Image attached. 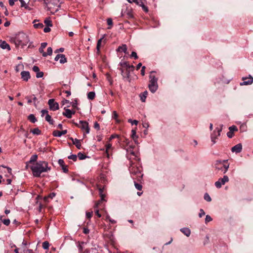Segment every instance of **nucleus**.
<instances>
[{"label": "nucleus", "instance_id": "f257e3e1", "mask_svg": "<svg viewBox=\"0 0 253 253\" xmlns=\"http://www.w3.org/2000/svg\"><path fill=\"white\" fill-rule=\"evenodd\" d=\"M34 177H40L42 172H46L51 169L47 162L39 161L31 167Z\"/></svg>", "mask_w": 253, "mask_h": 253}, {"label": "nucleus", "instance_id": "f03ea898", "mask_svg": "<svg viewBox=\"0 0 253 253\" xmlns=\"http://www.w3.org/2000/svg\"><path fill=\"white\" fill-rule=\"evenodd\" d=\"M11 41L15 43L16 47L19 46L23 47L29 42V39L26 34L20 32L16 34L14 37L11 38Z\"/></svg>", "mask_w": 253, "mask_h": 253}, {"label": "nucleus", "instance_id": "7ed1b4c3", "mask_svg": "<svg viewBox=\"0 0 253 253\" xmlns=\"http://www.w3.org/2000/svg\"><path fill=\"white\" fill-rule=\"evenodd\" d=\"M129 163V171L130 174L132 176H136L135 178L133 177V178L141 182L143 176V174L141 173V170L140 169L139 167L137 166L131 161H130Z\"/></svg>", "mask_w": 253, "mask_h": 253}, {"label": "nucleus", "instance_id": "20e7f679", "mask_svg": "<svg viewBox=\"0 0 253 253\" xmlns=\"http://www.w3.org/2000/svg\"><path fill=\"white\" fill-rule=\"evenodd\" d=\"M155 72H156L154 71L150 72V75L149 76L150 81L148 84V87L150 91L152 93L155 92L158 88V79L155 76L152 75V74Z\"/></svg>", "mask_w": 253, "mask_h": 253}, {"label": "nucleus", "instance_id": "39448f33", "mask_svg": "<svg viewBox=\"0 0 253 253\" xmlns=\"http://www.w3.org/2000/svg\"><path fill=\"white\" fill-rule=\"evenodd\" d=\"M119 69L121 72V75L123 77V79L125 81H126L130 83L131 82L130 71H129L127 69L122 70L123 68H119Z\"/></svg>", "mask_w": 253, "mask_h": 253}, {"label": "nucleus", "instance_id": "423d86ee", "mask_svg": "<svg viewBox=\"0 0 253 253\" xmlns=\"http://www.w3.org/2000/svg\"><path fill=\"white\" fill-rule=\"evenodd\" d=\"M243 82L240 83L241 86L251 85L253 83V77L251 75H249L248 77H242Z\"/></svg>", "mask_w": 253, "mask_h": 253}, {"label": "nucleus", "instance_id": "0eeeda50", "mask_svg": "<svg viewBox=\"0 0 253 253\" xmlns=\"http://www.w3.org/2000/svg\"><path fill=\"white\" fill-rule=\"evenodd\" d=\"M49 109L52 111H56L59 109V104L55 101L54 99H50L48 101Z\"/></svg>", "mask_w": 253, "mask_h": 253}, {"label": "nucleus", "instance_id": "6e6552de", "mask_svg": "<svg viewBox=\"0 0 253 253\" xmlns=\"http://www.w3.org/2000/svg\"><path fill=\"white\" fill-rule=\"evenodd\" d=\"M229 181V178L227 175H224L223 178H220L218 180L215 182V186L217 188H221L222 185H224L225 182Z\"/></svg>", "mask_w": 253, "mask_h": 253}, {"label": "nucleus", "instance_id": "1a4fd4ad", "mask_svg": "<svg viewBox=\"0 0 253 253\" xmlns=\"http://www.w3.org/2000/svg\"><path fill=\"white\" fill-rule=\"evenodd\" d=\"M80 124L81 125L80 127L82 130H85L86 133L89 132L90 128L88 126V124L86 121H80Z\"/></svg>", "mask_w": 253, "mask_h": 253}, {"label": "nucleus", "instance_id": "9d476101", "mask_svg": "<svg viewBox=\"0 0 253 253\" xmlns=\"http://www.w3.org/2000/svg\"><path fill=\"white\" fill-rule=\"evenodd\" d=\"M223 125H221L220 128L217 127L216 130H217L218 134L217 136H215L214 133H215V130L213 131V134L211 135V140L213 142V144H215L216 141L215 139L217 138V136H219L220 135V132L222 131Z\"/></svg>", "mask_w": 253, "mask_h": 253}, {"label": "nucleus", "instance_id": "9b49d317", "mask_svg": "<svg viewBox=\"0 0 253 253\" xmlns=\"http://www.w3.org/2000/svg\"><path fill=\"white\" fill-rule=\"evenodd\" d=\"M21 78L24 81L27 82L30 78V74L29 71H23L21 73Z\"/></svg>", "mask_w": 253, "mask_h": 253}, {"label": "nucleus", "instance_id": "f8f14e48", "mask_svg": "<svg viewBox=\"0 0 253 253\" xmlns=\"http://www.w3.org/2000/svg\"><path fill=\"white\" fill-rule=\"evenodd\" d=\"M58 163L62 168V169L63 170V172L65 173H67L68 172V166L65 164L63 160L59 159Z\"/></svg>", "mask_w": 253, "mask_h": 253}, {"label": "nucleus", "instance_id": "ddd939ff", "mask_svg": "<svg viewBox=\"0 0 253 253\" xmlns=\"http://www.w3.org/2000/svg\"><path fill=\"white\" fill-rule=\"evenodd\" d=\"M242 145L241 143H239V144L235 145L231 149L232 152H235L236 153H240L242 151Z\"/></svg>", "mask_w": 253, "mask_h": 253}, {"label": "nucleus", "instance_id": "4468645a", "mask_svg": "<svg viewBox=\"0 0 253 253\" xmlns=\"http://www.w3.org/2000/svg\"><path fill=\"white\" fill-rule=\"evenodd\" d=\"M67 130L66 129L63 130L61 131L59 130H54L52 133V135L55 137H61L62 135L66 134Z\"/></svg>", "mask_w": 253, "mask_h": 253}, {"label": "nucleus", "instance_id": "2eb2a0df", "mask_svg": "<svg viewBox=\"0 0 253 253\" xmlns=\"http://www.w3.org/2000/svg\"><path fill=\"white\" fill-rule=\"evenodd\" d=\"M127 46L125 44H122V46H119L117 49V52H120L121 51H123L125 53L127 54L128 52L127 51Z\"/></svg>", "mask_w": 253, "mask_h": 253}, {"label": "nucleus", "instance_id": "dca6fc26", "mask_svg": "<svg viewBox=\"0 0 253 253\" xmlns=\"http://www.w3.org/2000/svg\"><path fill=\"white\" fill-rule=\"evenodd\" d=\"M65 112H63L62 115L65 116L67 118L70 119L72 118L71 116V110L65 107L64 108Z\"/></svg>", "mask_w": 253, "mask_h": 253}, {"label": "nucleus", "instance_id": "f3484780", "mask_svg": "<svg viewBox=\"0 0 253 253\" xmlns=\"http://www.w3.org/2000/svg\"><path fill=\"white\" fill-rule=\"evenodd\" d=\"M180 231L187 237H189L191 234V231L188 228L184 227L180 229Z\"/></svg>", "mask_w": 253, "mask_h": 253}, {"label": "nucleus", "instance_id": "a211bd4d", "mask_svg": "<svg viewBox=\"0 0 253 253\" xmlns=\"http://www.w3.org/2000/svg\"><path fill=\"white\" fill-rule=\"evenodd\" d=\"M37 159H38V155H36V154H35V155H33L31 156V157L30 158V161L27 163V165H26V169H27L28 168V163H30V164H32L34 162H35L37 161Z\"/></svg>", "mask_w": 253, "mask_h": 253}, {"label": "nucleus", "instance_id": "6ab92c4d", "mask_svg": "<svg viewBox=\"0 0 253 253\" xmlns=\"http://www.w3.org/2000/svg\"><path fill=\"white\" fill-rule=\"evenodd\" d=\"M0 47L3 49H7L8 50H10V45L7 43L5 41L2 42L0 44Z\"/></svg>", "mask_w": 253, "mask_h": 253}, {"label": "nucleus", "instance_id": "aec40b11", "mask_svg": "<svg viewBox=\"0 0 253 253\" xmlns=\"http://www.w3.org/2000/svg\"><path fill=\"white\" fill-rule=\"evenodd\" d=\"M148 95L147 91H144L142 93L140 94V99L142 102H145L147 95Z\"/></svg>", "mask_w": 253, "mask_h": 253}, {"label": "nucleus", "instance_id": "412c9836", "mask_svg": "<svg viewBox=\"0 0 253 253\" xmlns=\"http://www.w3.org/2000/svg\"><path fill=\"white\" fill-rule=\"evenodd\" d=\"M82 140H79V139H78L77 138H75L74 139V142H73V144L75 145L76 147L78 149H80L82 147V145H81V141H82Z\"/></svg>", "mask_w": 253, "mask_h": 253}, {"label": "nucleus", "instance_id": "4be33fe9", "mask_svg": "<svg viewBox=\"0 0 253 253\" xmlns=\"http://www.w3.org/2000/svg\"><path fill=\"white\" fill-rule=\"evenodd\" d=\"M99 195L101 197V199L96 203L95 206V208H97L103 201H105L104 198L105 197V195L104 194H100Z\"/></svg>", "mask_w": 253, "mask_h": 253}, {"label": "nucleus", "instance_id": "5701e85b", "mask_svg": "<svg viewBox=\"0 0 253 253\" xmlns=\"http://www.w3.org/2000/svg\"><path fill=\"white\" fill-rule=\"evenodd\" d=\"M28 120L32 123H35L37 121V120L34 114L29 115L28 116Z\"/></svg>", "mask_w": 253, "mask_h": 253}, {"label": "nucleus", "instance_id": "b1692460", "mask_svg": "<svg viewBox=\"0 0 253 253\" xmlns=\"http://www.w3.org/2000/svg\"><path fill=\"white\" fill-rule=\"evenodd\" d=\"M47 43L46 42H42L41 43V47L39 49V51L40 53H42V55H43V53L44 52L43 49L46 46Z\"/></svg>", "mask_w": 253, "mask_h": 253}, {"label": "nucleus", "instance_id": "393cba45", "mask_svg": "<svg viewBox=\"0 0 253 253\" xmlns=\"http://www.w3.org/2000/svg\"><path fill=\"white\" fill-rule=\"evenodd\" d=\"M119 65L121 66L120 68H123L122 70H124L127 69V67H128V66L129 63L126 61H125L123 62H120Z\"/></svg>", "mask_w": 253, "mask_h": 253}, {"label": "nucleus", "instance_id": "a878e982", "mask_svg": "<svg viewBox=\"0 0 253 253\" xmlns=\"http://www.w3.org/2000/svg\"><path fill=\"white\" fill-rule=\"evenodd\" d=\"M52 54V49L51 47H48L47 48V52H43V56L46 57L47 55H51Z\"/></svg>", "mask_w": 253, "mask_h": 253}, {"label": "nucleus", "instance_id": "bb28decb", "mask_svg": "<svg viewBox=\"0 0 253 253\" xmlns=\"http://www.w3.org/2000/svg\"><path fill=\"white\" fill-rule=\"evenodd\" d=\"M31 132L35 135H40L41 134V130L39 128H35L31 130Z\"/></svg>", "mask_w": 253, "mask_h": 253}, {"label": "nucleus", "instance_id": "cd10ccee", "mask_svg": "<svg viewBox=\"0 0 253 253\" xmlns=\"http://www.w3.org/2000/svg\"><path fill=\"white\" fill-rule=\"evenodd\" d=\"M45 120L47 122H48L49 123V124H50V125H53V124L54 121L51 119V117L50 115H49V114L46 115L45 117Z\"/></svg>", "mask_w": 253, "mask_h": 253}, {"label": "nucleus", "instance_id": "c85d7f7f", "mask_svg": "<svg viewBox=\"0 0 253 253\" xmlns=\"http://www.w3.org/2000/svg\"><path fill=\"white\" fill-rule=\"evenodd\" d=\"M67 59L65 57V55L64 54H61L60 57L59 62L61 64H64V63L67 62Z\"/></svg>", "mask_w": 253, "mask_h": 253}, {"label": "nucleus", "instance_id": "c756f323", "mask_svg": "<svg viewBox=\"0 0 253 253\" xmlns=\"http://www.w3.org/2000/svg\"><path fill=\"white\" fill-rule=\"evenodd\" d=\"M131 137L134 140V141H135V143H137L136 142V139H137L138 138V136H136V130L135 129H132L131 130Z\"/></svg>", "mask_w": 253, "mask_h": 253}, {"label": "nucleus", "instance_id": "7c9ffc66", "mask_svg": "<svg viewBox=\"0 0 253 253\" xmlns=\"http://www.w3.org/2000/svg\"><path fill=\"white\" fill-rule=\"evenodd\" d=\"M95 96V93L93 91L89 92L87 93V98L90 100H93Z\"/></svg>", "mask_w": 253, "mask_h": 253}, {"label": "nucleus", "instance_id": "2f4dec72", "mask_svg": "<svg viewBox=\"0 0 253 253\" xmlns=\"http://www.w3.org/2000/svg\"><path fill=\"white\" fill-rule=\"evenodd\" d=\"M126 16L129 19H134V15L131 11H128L126 12Z\"/></svg>", "mask_w": 253, "mask_h": 253}, {"label": "nucleus", "instance_id": "473e14b6", "mask_svg": "<svg viewBox=\"0 0 253 253\" xmlns=\"http://www.w3.org/2000/svg\"><path fill=\"white\" fill-rule=\"evenodd\" d=\"M2 216H0V219L2 221L3 223L6 226L9 225L10 223V220L9 219H5L2 220Z\"/></svg>", "mask_w": 253, "mask_h": 253}, {"label": "nucleus", "instance_id": "72a5a7b5", "mask_svg": "<svg viewBox=\"0 0 253 253\" xmlns=\"http://www.w3.org/2000/svg\"><path fill=\"white\" fill-rule=\"evenodd\" d=\"M134 186L136 189H137L138 190H141L142 189V186L141 184L137 183L136 181H134Z\"/></svg>", "mask_w": 253, "mask_h": 253}, {"label": "nucleus", "instance_id": "f704fd0d", "mask_svg": "<svg viewBox=\"0 0 253 253\" xmlns=\"http://www.w3.org/2000/svg\"><path fill=\"white\" fill-rule=\"evenodd\" d=\"M130 3L132 2L135 3L137 5H139L142 4V1L143 0H127Z\"/></svg>", "mask_w": 253, "mask_h": 253}, {"label": "nucleus", "instance_id": "c9c22d12", "mask_svg": "<svg viewBox=\"0 0 253 253\" xmlns=\"http://www.w3.org/2000/svg\"><path fill=\"white\" fill-rule=\"evenodd\" d=\"M49 246V243L47 241H44L42 243V248L45 249L47 250L48 249Z\"/></svg>", "mask_w": 253, "mask_h": 253}, {"label": "nucleus", "instance_id": "e433bc0d", "mask_svg": "<svg viewBox=\"0 0 253 253\" xmlns=\"http://www.w3.org/2000/svg\"><path fill=\"white\" fill-rule=\"evenodd\" d=\"M105 36V35H104L101 38H100L99 40H98L97 42V45L96 47H97V48H100L101 42L103 40V39L104 38Z\"/></svg>", "mask_w": 253, "mask_h": 253}, {"label": "nucleus", "instance_id": "4c0bfd02", "mask_svg": "<svg viewBox=\"0 0 253 253\" xmlns=\"http://www.w3.org/2000/svg\"><path fill=\"white\" fill-rule=\"evenodd\" d=\"M78 156L80 160H82L85 159L87 157L81 152L78 154Z\"/></svg>", "mask_w": 253, "mask_h": 253}, {"label": "nucleus", "instance_id": "58836bf2", "mask_svg": "<svg viewBox=\"0 0 253 253\" xmlns=\"http://www.w3.org/2000/svg\"><path fill=\"white\" fill-rule=\"evenodd\" d=\"M44 22L47 27L52 26V21L49 19H46L44 20Z\"/></svg>", "mask_w": 253, "mask_h": 253}, {"label": "nucleus", "instance_id": "ea45409f", "mask_svg": "<svg viewBox=\"0 0 253 253\" xmlns=\"http://www.w3.org/2000/svg\"><path fill=\"white\" fill-rule=\"evenodd\" d=\"M68 158L69 159L72 160L74 162H76L77 160V157L76 155L72 154L68 157Z\"/></svg>", "mask_w": 253, "mask_h": 253}, {"label": "nucleus", "instance_id": "a19ab883", "mask_svg": "<svg viewBox=\"0 0 253 253\" xmlns=\"http://www.w3.org/2000/svg\"><path fill=\"white\" fill-rule=\"evenodd\" d=\"M107 23L109 26H112L113 25V21H112V18H108L107 19ZM111 28V27H108V29H110Z\"/></svg>", "mask_w": 253, "mask_h": 253}, {"label": "nucleus", "instance_id": "79ce46f5", "mask_svg": "<svg viewBox=\"0 0 253 253\" xmlns=\"http://www.w3.org/2000/svg\"><path fill=\"white\" fill-rule=\"evenodd\" d=\"M204 198V199L208 202H211V197L207 193L205 194Z\"/></svg>", "mask_w": 253, "mask_h": 253}, {"label": "nucleus", "instance_id": "37998d69", "mask_svg": "<svg viewBox=\"0 0 253 253\" xmlns=\"http://www.w3.org/2000/svg\"><path fill=\"white\" fill-rule=\"evenodd\" d=\"M34 27L37 29H42L43 27V24L42 23L34 24Z\"/></svg>", "mask_w": 253, "mask_h": 253}, {"label": "nucleus", "instance_id": "c03bdc74", "mask_svg": "<svg viewBox=\"0 0 253 253\" xmlns=\"http://www.w3.org/2000/svg\"><path fill=\"white\" fill-rule=\"evenodd\" d=\"M229 130L234 133V131H237L238 130V128L236 126H232L229 127Z\"/></svg>", "mask_w": 253, "mask_h": 253}, {"label": "nucleus", "instance_id": "a18cd8bd", "mask_svg": "<svg viewBox=\"0 0 253 253\" xmlns=\"http://www.w3.org/2000/svg\"><path fill=\"white\" fill-rule=\"evenodd\" d=\"M139 6H141V7H142V8L143 10L145 12H147L148 11V7L144 4V3H143V1H142V4H140V5H139Z\"/></svg>", "mask_w": 253, "mask_h": 253}, {"label": "nucleus", "instance_id": "49530a36", "mask_svg": "<svg viewBox=\"0 0 253 253\" xmlns=\"http://www.w3.org/2000/svg\"><path fill=\"white\" fill-rule=\"evenodd\" d=\"M31 97H32V100L34 101V106L36 108L37 107V104L36 101L37 100V98L35 96V95H32Z\"/></svg>", "mask_w": 253, "mask_h": 253}, {"label": "nucleus", "instance_id": "de8ad7c7", "mask_svg": "<svg viewBox=\"0 0 253 253\" xmlns=\"http://www.w3.org/2000/svg\"><path fill=\"white\" fill-rule=\"evenodd\" d=\"M212 220V218L209 215H207L205 218V223L207 224Z\"/></svg>", "mask_w": 253, "mask_h": 253}, {"label": "nucleus", "instance_id": "09e8293b", "mask_svg": "<svg viewBox=\"0 0 253 253\" xmlns=\"http://www.w3.org/2000/svg\"><path fill=\"white\" fill-rule=\"evenodd\" d=\"M130 57H134L135 59H137L138 58L137 53L134 51H132L131 52L130 54Z\"/></svg>", "mask_w": 253, "mask_h": 253}, {"label": "nucleus", "instance_id": "8fccbe9b", "mask_svg": "<svg viewBox=\"0 0 253 253\" xmlns=\"http://www.w3.org/2000/svg\"><path fill=\"white\" fill-rule=\"evenodd\" d=\"M43 76V73L42 72H40L39 71V72L37 73L36 77L37 78H42Z\"/></svg>", "mask_w": 253, "mask_h": 253}, {"label": "nucleus", "instance_id": "3c124183", "mask_svg": "<svg viewBox=\"0 0 253 253\" xmlns=\"http://www.w3.org/2000/svg\"><path fill=\"white\" fill-rule=\"evenodd\" d=\"M127 69L130 71V72H132L134 70V66L132 65H130L129 64L128 67H127Z\"/></svg>", "mask_w": 253, "mask_h": 253}, {"label": "nucleus", "instance_id": "603ef678", "mask_svg": "<svg viewBox=\"0 0 253 253\" xmlns=\"http://www.w3.org/2000/svg\"><path fill=\"white\" fill-rule=\"evenodd\" d=\"M111 147V144H108L106 145V153H107V157H109V154L108 153V150Z\"/></svg>", "mask_w": 253, "mask_h": 253}, {"label": "nucleus", "instance_id": "864d4df0", "mask_svg": "<svg viewBox=\"0 0 253 253\" xmlns=\"http://www.w3.org/2000/svg\"><path fill=\"white\" fill-rule=\"evenodd\" d=\"M229 165L228 164V165H224L223 167L224 168V169L223 170V173H225L228 169V168H229Z\"/></svg>", "mask_w": 253, "mask_h": 253}, {"label": "nucleus", "instance_id": "5fc2aeb1", "mask_svg": "<svg viewBox=\"0 0 253 253\" xmlns=\"http://www.w3.org/2000/svg\"><path fill=\"white\" fill-rule=\"evenodd\" d=\"M72 106L74 108H76L77 109H78V106H77V100H75L74 102H73L71 103Z\"/></svg>", "mask_w": 253, "mask_h": 253}, {"label": "nucleus", "instance_id": "6e6d98bb", "mask_svg": "<svg viewBox=\"0 0 253 253\" xmlns=\"http://www.w3.org/2000/svg\"><path fill=\"white\" fill-rule=\"evenodd\" d=\"M205 214V212L204 211V210L203 209H200V212L199 213V216L200 217H202Z\"/></svg>", "mask_w": 253, "mask_h": 253}, {"label": "nucleus", "instance_id": "4d7b16f0", "mask_svg": "<svg viewBox=\"0 0 253 253\" xmlns=\"http://www.w3.org/2000/svg\"><path fill=\"white\" fill-rule=\"evenodd\" d=\"M128 122L129 123H130L132 125L135 124V125H137L138 122L136 120H133L132 121L131 119H129Z\"/></svg>", "mask_w": 253, "mask_h": 253}, {"label": "nucleus", "instance_id": "13d9d810", "mask_svg": "<svg viewBox=\"0 0 253 253\" xmlns=\"http://www.w3.org/2000/svg\"><path fill=\"white\" fill-rule=\"evenodd\" d=\"M234 133L232 132V131H230V130L227 133V135L228 136V137H229V138H231L233 137V134Z\"/></svg>", "mask_w": 253, "mask_h": 253}, {"label": "nucleus", "instance_id": "bf43d9fd", "mask_svg": "<svg viewBox=\"0 0 253 253\" xmlns=\"http://www.w3.org/2000/svg\"><path fill=\"white\" fill-rule=\"evenodd\" d=\"M112 117L115 119V120H117V118L118 117V114L117 113V112L115 111H114L113 112V116H112Z\"/></svg>", "mask_w": 253, "mask_h": 253}, {"label": "nucleus", "instance_id": "052dcab7", "mask_svg": "<svg viewBox=\"0 0 253 253\" xmlns=\"http://www.w3.org/2000/svg\"><path fill=\"white\" fill-rule=\"evenodd\" d=\"M93 126L95 129H97V130L100 129L99 124L97 122L94 123Z\"/></svg>", "mask_w": 253, "mask_h": 253}, {"label": "nucleus", "instance_id": "680f3d73", "mask_svg": "<svg viewBox=\"0 0 253 253\" xmlns=\"http://www.w3.org/2000/svg\"><path fill=\"white\" fill-rule=\"evenodd\" d=\"M19 1L21 2V7H25L26 6L27 3L24 0H19Z\"/></svg>", "mask_w": 253, "mask_h": 253}, {"label": "nucleus", "instance_id": "e2e57ef3", "mask_svg": "<svg viewBox=\"0 0 253 253\" xmlns=\"http://www.w3.org/2000/svg\"><path fill=\"white\" fill-rule=\"evenodd\" d=\"M41 113H42V116L43 117L44 114H48V111L47 110H45V109H43L41 111Z\"/></svg>", "mask_w": 253, "mask_h": 253}, {"label": "nucleus", "instance_id": "0e129e2a", "mask_svg": "<svg viewBox=\"0 0 253 253\" xmlns=\"http://www.w3.org/2000/svg\"><path fill=\"white\" fill-rule=\"evenodd\" d=\"M64 51V48L63 47H61L59 49H57L55 50V53H58V52H63Z\"/></svg>", "mask_w": 253, "mask_h": 253}, {"label": "nucleus", "instance_id": "69168bd1", "mask_svg": "<svg viewBox=\"0 0 253 253\" xmlns=\"http://www.w3.org/2000/svg\"><path fill=\"white\" fill-rule=\"evenodd\" d=\"M33 70L35 72H39V71H40V69L39 68V67H38L37 66H34V67H33Z\"/></svg>", "mask_w": 253, "mask_h": 253}, {"label": "nucleus", "instance_id": "338daca9", "mask_svg": "<svg viewBox=\"0 0 253 253\" xmlns=\"http://www.w3.org/2000/svg\"><path fill=\"white\" fill-rule=\"evenodd\" d=\"M86 216L87 218H90L92 216V212H86Z\"/></svg>", "mask_w": 253, "mask_h": 253}, {"label": "nucleus", "instance_id": "774afa93", "mask_svg": "<svg viewBox=\"0 0 253 253\" xmlns=\"http://www.w3.org/2000/svg\"><path fill=\"white\" fill-rule=\"evenodd\" d=\"M24 253H35L32 249H27L26 250H24Z\"/></svg>", "mask_w": 253, "mask_h": 253}]
</instances>
